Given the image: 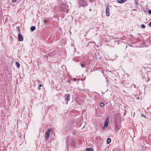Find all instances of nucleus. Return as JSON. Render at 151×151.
Returning a JSON list of instances; mask_svg holds the SVG:
<instances>
[{
  "instance_id": "obj_5",
  "label": "nucleus",
  "mask_w": 151,
  "mask_h": 151,
  "mask_svg": "<svg viewBox=\"0 0 151 151\" xmlns=\"http://www.w3.org/2000/svg\"><path fill=\"white\" fill-rule=\"evenodd\" d=\"M108 118H107L105 122L104 126L103 127V129L104 130L108 126Z\"/></svg>"
},
{
  "instance_id": "obj_4",
  "label": "nucleus",
  "mask_w": 151,
  "mask_h": 151,
  "mask_svg": "<svg viewBox=\"0 0 151 151\" xmlns=\"http://www.w3.org/2000/svg\"><path fill=\"white\" fill-rule=\"evenodd\" d=\"M51 130V129H48L47 131L46 132L45 134V137L46 139H47L48 138Z\"/></svg>"
},
{
  "instance_id": "obj_6",
  "label": "nucleus",
  "mask_w": 151,
  "mask_h": 151,
  "mask_svg": "<svg viewBox=\"0 0 151 151\" xmlns=\"http://www.w3.org/2000/svg\"><path fill=\"white\" fill-rule=\"evenodd\" d=\"M18 30L19 31V33H18V35L19 40L20 41H22L23 40V38L22 35L20 34V30L18 29Z\"/></svg>"
},
{
  "instance_id": "obj_23",
  "label": "nucleus",
  "mask_w": 151,
  "mask_h": 151,
  "mask_svg": "<svg viewBox=\"0 0 151 151\" xmlns=\"http://www.w3.org/2000/svg\"><path fill=\"white\" fill-rule=\"evenodd\" d=\"M134 87H136L135 85H134Z\"/></svg>"
},
{
  "instance_id": "obj_10",
  "label": "nucleus",
  "mask_w": 151,
  "mask_h": 151,
  "mask_svg": "<svg viewBox=\"0 0 151 151\" xmlns=\"http://www.w3.org/2000/svg\"><path fill=\"white\" fill-rule=\"evenodd\" d=\"M111 139L110 138H108L107 139V141H106L107 143V144H109L111 142Z\"/></svg>"
},
{
  "instance_id": "obj_9",
  "label": "nucleus",
  "mask_w": 151,
  "mask_h": 151,
  "mask_svg": "<svg viewBox=\"0 0 151 151\" xmlns=\"http://www.w3.org/2000/svg\"><path fill=\"white\" fill-rule=\"evenodd\" d=\"M36 29V27H35L32 26L30 28L32 32H33Z\"/></svg>"
},
{
  "instance_id": "obj_3",
  "label": "nucleus",
  "mask_w": 151,
  "mask_h": 151,
  "mask_svg": "<svg viewBox=\"0 0 151 151\" xmlns=\"http://www.w3.org/2000/svg\"><path fill=\"white\" fill-rule=\"evenodd\" d=\"M64 97L65 99V100L66 102V104H68V101L70 99V94H67L65 95Z\"/></svg>"
},
{
  "instance_id": "obj_12",
  "label": "nucleus",
  "mask_w": 151,
  "mask_h": 151,
  "mask_svg": "<svg viewBox=\"0 0 151 151\" xmlns=\"http://www.w3.org/2000/svg\"><path fill=\"white\" fill-rule=\"evenodd\" d=\"M86 151H93V148L91 147L89 149H87L86 150Z\"/></svg>"
},
{
  "instance_id": "obj_16",
  "label": "nucleus",
  "mask_w": 151,
  "mask_h": 151,
  "mask_svg": "<svg viewBox=\"0 0 151 151\" xmlns=\"http://www.w3.org/2000/svg\"><path fill=\"white\" fill-rule=\"evenodd\" d=\"M81 65L82 68H83L85 67V64H81Z\"/></svg>"
},
{
  "instance_id": "obj_19",
  "label": "nucleus",
  "mask_w": 151,
  "mask_h": 151,
  "mask_svg": "<svg viewBox=\"0 0 151 151\" xmlns=\"http://www.w3.org/2000/svg\"><path fill=\"white\" fill-rule=\"evenodd\" d=\"M16 1V0H12V2H14Z\"/></svg>"
},
{
  "instance_id": "obj_17",
  "label": "nucleus",
  "mask_w": 151,
  "mask_h": 151,
  "mask_svg": "<svg viewBox=\"0 0 151 151\" xmlns=\"http://www.w3.org/2000/svg\"><path fill=\"white\" fill-rule=\"evenodd\" d=\"M47 22H48V21L47 20H45L44 21V22L45 23H47Z\"/></svg>"
},
{
  "instance_id": "obj_18",
  "label": "nucleus",
  "mask_w": 151,
  "mask_h": 151,
  "mask_svg": "<svg viewBox=\"0 0 151 151\" xmlns=\"http://www.w3.org/2000/svg\"><path fill=\"white\" fill-rule=\"evenodd\" d=\"M148 12L150 14H151V11L150 10H148Z\"/></svg>"
},
{
  "instance_id": "obj_21",
  "label": "nucleus",
  "mask_w": 151,
  "mask_h": 151,
  "mask_svg": "<svg viewBox=\"0 0 151 151\" xmlns=\"http://www.w3.org/2000/svg\"><path fill=\"white\" fill-rule=\"evenodd\" d=\"M149 25L150 27H151V22L149 23Z\"/></svg>"
},
{
  "instance_id": "obj_15",
  "label": "nucleus",
  "mask_w": 151,
  "mask_h": 151,
  "mask_svg": "<svg viewBox=\"0 0 151 151\" xmlns=\"http://www.w3.org/2000/svg\"><path fill=\"white\" fill-rule=\"evenodd\" d=\"M141 27H142V28H145V25L144 24H142L141 25Z\"/></svg>"
},
{
  "instance_id": "obj_14",
  "label": "nucleus",
  "mask_w": 151,
  "mask_h": 151,
  "mask_svg": "<svg viewBox=\"0 0 151 151\" xmlns=\"http://www.w3.org/2000/svg\"><path fill=\"white\" fill-rule=\"evenodd\" d=\"M42 86V85L41 84H40L38 87V89L39 90H40V87H41Z\"/></svg>"
},
{
  "instance_id": "obj_1",
  "label": "nucleus",
  "mask_w": 151,
  "mask_h": 151,
  "mask_svg": "<svg viewBox=\"0 0 151 151\" xmlns=\"http://www.w3.org/2000/svg\"><path fill=\"white\" fill-rule=\"evenodd\" d=\"M79 6H86L87 5V3L85 0H79L78 1Z\"/></svg>"
},
{
  "instance_id": "obj_22",
  "label": "nucleus",
  "mask_w": 151,
  "mask_h": 151,
  "mask_svg": "<svg viewBox=\"0 0 151 151\" xmlns=\"http://www.w3.org/2000/svg\"><path fill=\"white\" fill-rule=\"evenodd\" d=\"M89 10L90 11H92V9H89Z\"/></svg>"
},
{
  "instance_id": "obj_8",
  "label": "nucleus",
  "mask_w": 151,
  "mask_h": 151,
  "mask_svg": "<svg viewBox=\"0 0 151 151\" xmlns=\"http://www.w3.org/2000/svg\"><path fill=\"white\" fill-rule=\"evenodd\" d=\"M127 0H117V1L119 3H122L125 2Z\"/></svg>"
},
{
  "instance_id": "obj_11",
  "label": "nucleus",
  "mask_w": 151,
  "mask_h": 151,
  "mask_svg": "<svg viewBox=\"0 0 151 151\" xmlns=\"http://www.w3.org/2000/svg\"><path fill=\"white\" fill-rule=\"evenodd\" d=\"M15 64H16V66L17 68H19V67H20V64L18 62H15Z\"/></svg>"
},
{
  "instance_id": "obj_7",
  "label": "nucleus",
  "mask_w": 151,
  "mask_h": 151,
  "mask_svg": "<svg viewBox=\"0 0 151 151\" xmlns=\"http://www.w3.org/2000/svg\"><path fill=\"white\" fill-rule=\"evenodd\" d=\"M106 14L107 17L110 16L109 8V6H106Z\"/></svg>"
},
{
  "instance_id": "obj_20",
  "label": "nucleus",
  "mask_w": 151,
  "mask_h": 151,
  "mask_svg": "<svg viewBox=\"0 0 151 151\" xmlns=\"http://www.w3.org/2000/svg\"><path fill=\"white\" fill-rule=\"evenodd\" d=\"M141 116H143V117H145V116H144V115L143 114H141Z\"/></svg>"
},
{
  "instance_id": "obj_2",
  "label": "nucleus",
  "mask_w": 151,
  "mask_h": 151,
  "mask_svg": "<svg viewBox=\"0 0 151 151\" xmlns=\"http://www.w3.org/2000/svg\"><path fill=\"white\" fill-rule=\"evenodd\" d=\"M68 6L65 4H63L61 6V11L65 13H67L68 12Z\"/></svg>"
},
{
  "instance_id": "obj_13",
  "label": "nucleus",
  "mask_w": 151,
  "mask_h": 151,
  "mask_svg": "<svg viewBox=\"0 0 151 151\" xmlns=\"http://www.w3.org/2000/svg\"><path fill=\"white\" fill-rule=\"evenodd\" d=\"M104 103L103 102H101L100 103V106H101L102 107H103L104 106Z\"/></svg>"
}]
</instances>
